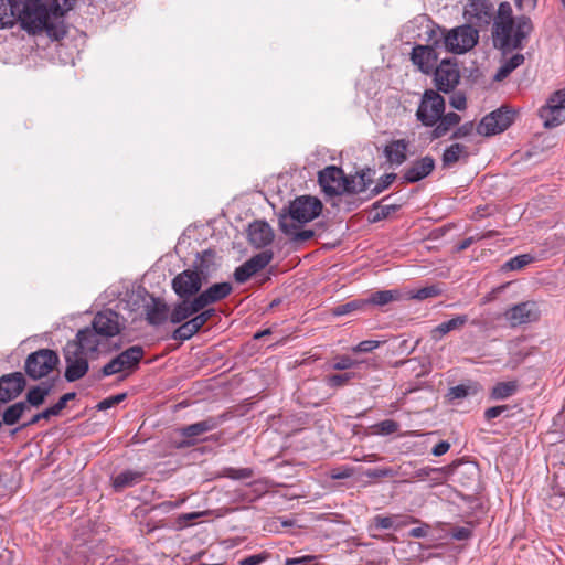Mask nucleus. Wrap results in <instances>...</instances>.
<instances>
[{"mask_svg": "<svg viewBox=\"0 0 565 565\" xmlns=\"http://www.w3.org/2000/svg\"><path fill=\"white\" fill-rule=\"evenodd\" d=\"M74 2L75 0H64L65 8H62L57 2L26 0L20 7L19 22L30 34L45 32L51 40L58 41L67 33L64 14L72 9Z\"/></svg>", "mask_w": 565, "mask_h": 565, "instance_id": "1", "label": "nucleus"}, {"mask_svg": "<svg viewBox=\"0 0 565 565\" xmlns=\"http://www.w3.org/2000/svg\"><path fill=\"white\" fill-rule=\"evenodd\" d=\"M533 31L532 20L527 15L513 17L509 2H501L492 25L494 47L503 53L521 50Z\"/></svg>", "mask_w": 565, "mask_h": 565, "instance_id": "2", "label": "nucleus"}, {"mask_svg": "<svg viewBox=\"0 0 565 565\" xmlns=\"http://www.w3.org/2000/svg\"><path fill=\"white\" fill-rule=\"evenodd\" d=\"M428 41L435 46L445 47L447 51L461 54L472 49L479 39L478 31L469 25L455 28L445 33L444 29L430 28L427 31Z\"/></svg>", "mask_w": 565, "mask_h": 565, "instance_id": "3", "label": "nucleus"}, {"mask_svg": "<svg viewBox=\"0 0 565 565\" xmlns=\"http://www.w3.org/2000/svg\"><path fill=\"white\" fill-rule=\"evenodd\" d=\"M213 257V252L204 250L199 263H195V269H186L172 279V289L181 299L199 295L203 282L206 280L204 269L207 268V265L205 263L211 262Z\"/></svg>", "mask_w": 565, "mask_h": 565, "instance_id": "4", "label": "nucleus"}, {"mask_svg": "<svg viewBox=\"0 0 565 565\" xmlns=\"http://www.w3.org/2000/svg\"><path fill=\"white\" fill-rule=\"evenodd\" d=\"M78 347L82 353L89 355V358H98L102 354L110 353L119 348L118 344L105 338L102 333L97 332L89 326L78 330L75 340L70 342Z\"/></svg>", "mask_w": 565, "mask_h": 565, "instance_id": "5", "label": "nucleus"}, {"mask_svg": "<svg viewBox=\"0 0 565 565\" xmlns=\"http://www.w3.org/2000/svg\"><path fill=\"white\" fill-rule=\"evenodd\" d=\"M57 353L51 349H40L30 353L24 361L26 375L36 381L47 376L58 364Z\"/></svg>", "mask_w": 565, "mask_h": 565, "instance_id": "6", "label": "nucleus"}, {"mask_svg": "<svg viewBox=\"0 0 565 565\" xmlns=\"http://www.w3.org/2000/svg\"><path fill=\"white\" fill-rule=\"evenodd\" d=\"M322 203L319 199L310 195L296 198L290 202L287 212L280 214L287 215L289 222L303 225L311 222L320 215Z\"/></svg>", "mask_w": 565, "mask_h": 565, "instance_id": "7", "label": "nucleus"}, {"mask_svg": "<svg viewBox=\"0 0 565 565\" xmlns=\"http://www.w3.org/2000/svg\"><path fill=\"white\" fill-rule=\"evenodd\" d=\"M445 113V99L438 92L426 89L416 110V118L425 127H434Z\"/></svg>", "mask_w": 565, "mask_h": 565, "instance_id": "8", "label": "nucleus"}, {"mask_svg": "<svg viewBox=\"0 0 565 565\" xmlns=\"http://www.w3.org/2000/svg\"><path fill=\"white\" fill-rule=\"evenodd\" d=\"M143 355L145 350L142 347H129L102 367L98 379L118 374L120 372H132L138 367Z\"/></svg>", "mask_w": 565, "mask_h": 565, "instance_id": "9", "label": "nucleus"}, {"mask_svg": "<svg viewBox=\"0 0 565 565\" xmlns=\"http://www.w3.org/2000/svg\"><path fill=\"white\" fill-rule=\"evenodd\" d=\"M539 116L547 129L565 122V87L554 92L547 98L546 104L540 108Z\"/></svg>", "mask_w": 565, "mask_h": 565, "instance_id": "10", "label": "nucleus"}, {"mask_svg": "<svg viewBox=\"0 0 565 565\" xmlns=\"http://www.w3.org/2000/svg\"><path fill=\"white\" fill-rule=\"evenodd\" d=\"M224 419V415L216 417L210 416L201 422L179 428L177 431L183 439L177 444V448L182 449L194 446L201 435L216 429L223 424Z\"/></svg>", "mask_w": 565, "mask_h": 565, "instance_id": "11", "label": "nucleus"}, {"mask_svg": "<svg viewBox=\"0 0 565 565\" xmlns=\"http://www.w3.org/2000/svg\"><path fill=\"white\" fill-rule=\"evenodd\" d=\"M497 12L490 0H468L465 6L463 17L469 26L487 28L491 22L494 23Z\"/></svg>", "mask_w": 565, "mask_h": 565, "instance_id": "12", "label": "nucleus"}, {"mask_svg": "<svg viewBox=\"0 0 565 565\" xmlns=\"http://www.w3.org/2000/svg\"><path fill=\"white\" fill-rule=\"evenodd\" d=\"M89 355L82 353L78 347L71 344L70 342L64 348V359L66 363L65 380L67 382H75L85 376L88 372Z\"/></svg>", "mask_w": 565, "mask_h": 565, "instance_id": "13", "label": "nucleus"}, {"mask_svg": "<svg viewBox=\"0 0 565 565\" xmlns=\"http://www.w3.org/2000/svg\"><path fill=\"white\" fill-rule=\"evenodd\" d=\"M514 114L505 107H501L482 118L477 127L481 136H492L508 129L513 122Z\"/></svg>", "mask_w": 565, "mask_h": 565, "instance_id": "14", "label": "nucleus"}, {"mask_svg": "<svg viewBox=\"0 0 565 565\" xmlns=\"http://www.w3.org/2000/svg\"><path fill=\"white\" fill-rule=\"evenodd\" d=\"M318 181L322 191L327 195L333 196L345 192L348 177L344 175L341 168L329 166L319 172Z\"/></svg>", "mask_w": 565, "mask_h": 565, "instance_id": "15", "label": "nucleus"}, {"mask_svg": "<svg viewBox=\"0 0 565 565\" xmlns=\"http://www.w3.org/2000/svg\"><path fill=\"white\" fill-rule=\"evenodd\" d=\"M460 81V73L456 63L443 60L435 68L434 82L438 90L449 93L456 88Z\"/></svg>", "mask_w": 565, "mask_h": 565, "instance_id": "16", "label": "nucleus"}, {"mask_svg": "<svg viewBox=\"0 0 565 565\" xmlns=\"http://www.w3.org/2000/svg\"><path fill=\"white\" fill-rule=\"evenodd\" d=\"M89 327L102 333L105 338L110 339V341L121 331L119 315L111 309L97 312Z\"/></svg>", "mask_w": 565, "mask_h": 565, "instance_id": "17", "label": "nucleus"}, {"mask_svg": "<svg viewBox=\"0 0 565 565\" xmlns=\"http://www.w3.org/2000/svg\"><path fill=\"white\" fill-rule=\"evenodd\" d=\"M511 327L536 321L540 317L537 305L534 301H524L512 306L504 312Z\"/></svg>", "mask_w": 565, "mask_h": 565, "instance_id": "18", "label": "nucleus"}, {"mask_svg": "<svg viewBox=\"0 0 565 565\" xmlns=\"http://www.w3.org/2000/svg\"><path fill=\"white\" fill-rule=\"evenodd\" d=\"M427 45H416L413 47L411 53V61L414 65H416L423 73L429 74L438 60V54L436 49L440 46H435L433 41H428Z\"/></svg>", "mask_w": 565, "mask_h": 565, "instance_id": "19", "label": "nucleus"}, {"mask_svg": "<svg viewBox=\"0 0 565 565\" xmlns=\"http://www.w3.org/2000/svg\"><path fill=\"white\" fill-rule=\"evenodd\" d=\"M26 385L24 375L14 372L0 377V402L7 403L18 397Z\"/></svg>", "mask_w": 565, "mask_h": 565, "instance_id": "20", "label": "nucleus"}, {"mask_svg": "<svg viewBox=\"0 0 565 565\" xmlns=\"http://www.w3.org/2000/svg\"><path fill=\"white\" fill-rule=\"evenodd\" d=\"M274 237V231L267 222L255 221L249 225L248 239L254 247H266L273 243Z\"/></svg>", "mask_w": 565, "mask_h": 565, "instance_id": "21", "label": "nucleus"}, {"mask_svg": "<svg viewBox=\"0 0 565 565\" xmlns=\"http://www.w3.org/2000/svg\"><path fill=\"white\" fill-rule=\"evenodd\" d=\"M233 290L230 282L214 284L204 291L196 295V305H201L203 309L207 306L221 301L226 298Z\"/></svg>", "mask_w": 565, "mask_h": 565, "instance_id": "22", "label": "nucleus"}, {"mask_svg": "<svg viewBox=\"0 0 565 565\" xmlns=\"http://www.w3.org/2000/svg\"><path fill=\"white\" fill-rule=\"evenodd\" d=\"M435 168V160L426 156L419 160L414 161L407 169H405L403 179L408 183H415L427 175H429Z\"/></svg>", "mask_w": 565, "mask_h": 565, "instance_id": "23", "label": "nucleus"}, {"mask_svg": "<svg viewBox=\"0 0 565 565\" xmlns=\"http://www.w3.org/2000/svg\"><path fill=\"white\" fill-rule=\"evenodd\" d=\"M278 224L280 231L290 237L294 243H302L311 239L315 236V232L312 230H302L299 231L298 223L289 222L288 216L284 214H279Z\"/></svg>", "mask_w": 565, "mask_h": 565, "instance_id": "24", "label": "nucleus"}, {"mask_svg": "<svg viewBox=\"0 0 565 565\" xmlns=\"http://www.w3.org/2000/svg\"><path fill=\"white\" fill-rule=\"evenodd\" d=\"M196 297L193 299L185 298L182 299L179 303H177L171 313H170V321L174 324L181 323L185 320H188L193 315L200 312L203 310L201 305H196Z\"/></svg>", "mask_w": 565, "mask_h": 565, "instance_id": "25", "label": "nucleus"}, {"mask_svg": "<svg viewBox=\"0 0 565 565\" xmlns=\"http://www.w3.org/2000/svg\"><path fill=\"white\" fill-rule=\"evenodd\" d=\"M20 7L11 0H0V29L12 28L18 21Z\"/></svg>", "mask_w": 565, "mask_h": 565, "instance_id": "26", "label": "nucleus"}, {"mask_svg": "<svg viewBox=\"0 0 565 565\" xmlns=\"http://www.w3.org/2000/svg\"><path fill=\"white\" fill-rule=\"evenodd\" d=\"M374 172L371 169L363 170L353 177L348 178V184L344 193L364 192L372 183Z\"/></svg>", "mask_w": 565, "mask_h": 565, "instance_id": "27", "label": "nucleus"}, {"mask_svg": "<svg viewBox=\"0 0 565 565\" xmlns=\"http://www.w3.org/2000/svg\"><path fill=\"white\" fill-rule=\"evenodd\" d=\"M408 149V142L404 139H398L390 142L385 149L384 153L387 160L392 164H402L406 160V152Z\"/></svg>", "mask_w": 565, "mask_h": 565, "instance_id": "28", "label": "nucleus"}, {"mask_svg": "<svg viewBox=\"0 0 565 565\" xmlns=\"http://www.w3.org/2000/svg\"><path fill=\"white\" fill-rule=\"evenodd\" d=\"M460 120L461 117L456 113L450 111L443 114L431 131L433 139H439L446 136L454 127L459 125Z\"/></svg>", "mask_w": 565, "mask_h": 565, "instance_id": "29", "label": "nucleus"}, {"mask_svg": "<svg viewBox=\"0 0 565 565\" xmlns=\"http://www.w3.org/2000/svg\"><path fill=\"white\" fill-rule=\"evenodd\" d=\"M147 321L152 326H159L167 320L168 307L160 299H152L151 303L146 306Z\"/></svg>", "mask_w": 565, "mask_h": 565, "instance_id": "30", "label": "nucleus"}, {"mask_svg": "<svg viewBox=\"0 0 565 565\" xmlns=\"http://www.w3.org/2000/svg\"><path fill=\"white\" fill-rule=\"evenodd\" d=\"M467 321L468 317L466 315H458L448 321H444L431 330V338L434 340H440L450 331L461 329Z\"/></svg>", "mask_w": 565, "mask_h": 565, "instance_id": "31", "label": "nucleus"}, {"mask_svg": "<svg viewBox=\"0 0 565 565\" xmlns=\"http://www.w3.org/2000/svg\"><path fill=\"white\" fill-rule=\"evenodd\" d=\"M143 479V473L140 471L134 470H125L118 473L113 479V487L116 491H122L126 488L134 487L135 484L141 482Z\"/></svg>", "mask_w": 565, "mask_h": 565, "instance_id": "32", "label": "nucleus"}, {"mask_svg": "<svg viewBox=\"0 0 565 565\" xmlns=\"http://www.w3.org/2000/svg\"><path fill=\"white\" fill-rule=\"evenodd\" d=\"M53 388L52 384L47 383H41L40 385L33 386L26 393V403L30 406L39 407L42 405L46 398V396L50 395L51 391Z\"/></svg>", "mask_w": 565, "mask_h": 565, "instance_id": "33", "label": "nucleus"}, {"mask_svg": "<svg viewBox=\"0 0 565 565\" xmlns=\"http://www.w3.org/2000/svg\"><path fill=\"white\" fill-rule=\"evenodd\" d=\"M524 63V55L521 53H516L510 58L505 60L501 66L498 68L497 73L493 76L495 82H501L507 78L515 68Z\"/></svg>", "mask_w": 565, "mask_h": 565, "instance_id": "34", "label": "nucleus"}, {"mask_svg": "<svg viewBox=\"0 0 565 565\" xmlns=\"http://www.w3.org/2000/svg\"><path fill=\"white\" fill-rule=\"evenodd\" d=\"M519 382L516 380L497 383L490 393V397L497 401H503L518 392Z\"/></svg>", "mask_w": 565, "mask_h": 565, "instance_id": "35", "label": "nucleus"}, {"mask_svg": "<svg viewBox=\"0 0 565 565\" xmlns=\"http://www.w3.org/2000/svg\"><path fill=\"white\" fill-rule=\"evenodd\" d=\"M462 157L467 158V147L461 143H452L448 148L444 150L443 153V166L444 167H452L457 163Z\"/></svg>", "mask_w": 565, "mask_h": 565, "instance_id": "36", "label": "nucleus"}, {"mask_svg": "<svg viewBox=\"0 0 565 565\" xmlns=\"http://www.w3.org/2000/svg\"><path fill=\"white\" fill-rule=\"evenodd\" d=\"M399 299L401 294L397 290H381L373 292L370 298L364 301H367V305L384 306Z\"/></svg>", "mask_w": 565, "mask_h": 565, "instance_id": "37", "label": "nucleus"}, {"mask_svg": "<svg viewBox=\"0 0 565 565\" xmlns=\"http://www.w3.org/2000/svg\"><path fill=\"white\" fill-rule=\"evenodd\" d=\"M29 411V405L24 402H18L9 406L2 415L6 425H14L22 417L23 413Z\"/></svg>", "mask_w": 565, "mask_h": 565, "instance_id": "38", "label": "nucleus"}, {"mask_svg": "<svg viewBox=\"0 0 565 565\" xmlns=\"http://www.w3.org/2000/svg\"><path fill=\"white\" fill-rule=\"evenodd\" d=\"M274 257V253L269 249L263 250L253 257H250L246 263L252 268V273H258L259 270L264 269Z\"/></svg>", "mask_w": 565, "mask_h": 565, "instance_id": "39", "label": "nucleus"}, {"mask_svg": "<svg viewBox=\"0 0 565 565\" xmlns=\"http://www.w3.org/2000/svg\"><path fill=\"white\" fill-rule=\"evenodd\" d=\"M365 306H367V301L364 299L352 300L343 305H339L332 309V315L335 317L349 315L356 310H362Z\"/></svg>", "mask_w": 565, "mask_h": 565, "instance_id": "40", "label": "nucleus"}, {"mask_svg": "<svg viewBox=\"0 0 565 565\" xmlns=\"http://www.w3.org/2000/svg\"><path fill=\"white\" fill-rule=\"evenodd\" d=\"M196 332L198 331L195 327L192 324V322L190 320H185L180 327H178L173 331L172 338L174 340L185 341L191 339Z\"/></svg>", "mask_w": 565, "mask_h": 565, "instance_id": "41", "label": "nucleus"}, {"mask_svg": "<svg viewBox=\"0 0 565 565\" xmlns=\"http://www.w3.org/2000/svg\"><path fill=\"white\" fill-rule=\"evenodd\" d=\"M532 256L523 254L509 259L504 265L503 269L508 270H520L532 262Z\"/></svg>", "mask_w": 565, "mask_h": 565, "instance_id": "42", "label": "nucleus"}, {"mask_svg": "<svg viewBox=\"0 0 565 565\" xmlns=\"http://www.w3.org/2000/svg\"><path fill=\"white\" fill-rule=\"evenodd\" d=\"M254 471L250 468H225L223 471V476L233 480H242L252 478Z\"/></svg>", "mask_w": 565, "mask_h": 565, "instance_id": "43", "label": "nucleus"}, {"mask_svg": "<svg viewBox=\"0 0 565 565\" xmlns=\"http://www.w3.org/2000/svg\"><path fill=\"white\" fill-rule=\"evenodd\" d=\"M440 294H441L440 288L438 286L433 285V286H427V287L416 290L411 296V298L417 299V300H425L427 298H433V297L439 296Z\"/></svg>", "mask_w": 565, "mask_h": 565, "instance_id": "44", "label": "nucleus"}, {"mask_svg": "<svg viewBox=\"0 0 565 565\" xmlns=\"http://www.w3.org/2000/svg\"><path fill=\"white\" fill-rule=\"evenodd\" d=\"M353 377L354 373L333 374L326 379V383L328 386L335 388L345 385Z\"/></svg>", "mask_w": 565, "mask_h": 565, "instance_id": "45", "label": "nucleus"}, {"mask_svg": "<svg viewBox=\"0 0 565 565\" xmlns=\"http://www.w3.org/2000/svg\"><path fill=\"white\" fill-rule=\"evenodd\" d=\"M359 365V362L348 355L337 356L332 364V369L337 371H345Z\"/></svg>", "mask_w": 565, "mask_h": 565, "instance_id": "46", "label": "nucleus"}, {"mask_svg": "<svg viewBox=\"0 0 565 565\" xmlns=\"http://www.w3.org/2000/svg\"><path fill=\"white\" fill-rule=\"evenodd\" d=\"M375 428L381 435H391L398 430L399 424L393 419H385L376 424Z\"/></svg>", "mask_w": 565, "mask_h": 565, "instance_id": "47", "label": "nucleus"}, {"mask_svg": "<svg viewBox=\"0 0 565 565\" xmlns=\"http://www.w3.org/2000/svg\"><path fill=\"white\" fill-rule=\"evenodd\" d=\"M395 179H396L395 173H387V174L383 175L382 178H380L376 185L371 190V194L373 196L380 194L381 192L386 190L393 183V181Z\"/></svg>", "mask_w": 565, "mask_h": 565, "instance_id": "48", "label": "nucleus"}, {"mask_svg": "<svg viewBox=\"0 0 565 565\" xmlns=\"http://www.w3.org/2000/svg\"><path fill=\"white\" fill-rule=\"evenodd\" d=\"M255 273H252V268L245 262L243 265L237 267L234 271V278L237 282H246Z\"/></svg>", "mask_w": 565, "mask_h": 565, "instance_id": "49", "label": "nucleus"}, {"mask_svg": "<svg viewBox=\"0 0 565 565\" xmlns=\"http://www.w3.org/2000/svg\"><path fill=\"white\" fill-rule=\"evenodd\" d=\"M443 469L433 468V467H423L413 472L411 476L412 479L424 480L426 478H431L433 475H441Z\"/></svg>", "mask_w": 565, "mask_h": 565, "instance_id": "50", "label": "nucleus"}, {"mask_svg": "<svg viewBox=\"0 0 565 565\" xmlns=\"http://www.w3.org/2000/svg\"><path fill=\"white\" fill-rule=\"evenodd\" d=\"M126 396H127L126 393H120V394L110 396L108 398H105L98 403L97 408L99 411H106V409L119 404L120 402H122L126 398Z\"/></svg>", "mask_w": 565, "mask_h": 565, "instance_id": "51", "label": "nucleus"}, {"mask_svg": "<svg viewBox=\"0 0 565 565\" xmlns=\"http://www.w3.org/2000/svg\"><path fill=\"white\" fill-rule=\"evenodd\" d=\"M380 341L376 340H364L361 341L359 344L352 348V351L355 353H366L372 352L376 348L380 347Z\"/></svg>", "mask_w": 565, "mask_h": 565, "instance_id": "52", "label": "nucleus"}, {"mask_svg": "<svg viewBox=\"0 0 565 565\" xmlns=\"http://www.w3.org/2000/svg\"><path fill=\"white\" fill-rule=\"evenodd\" d=\"M449 104L452 108L457 109V110H465L466 107H467V98H466V95L461 92H457L455 93L450 98H449Z\"/></svg>", "mask_w": 565, "mask_h": 565, "instance_id": "53", "label": "nucleus"}, {"mask_svg": "<svg viewBox=\"0 0 565 565\" xmlns=\"http://www.w3.org/2000/svg\"><path fill=\"white\" fill-rule=\"evenodd\" d=\"M473 122L472 121H468V122H465L463 125L459 126L451 135V139H460V138H465L469 135H471L472 130H473Z\"/></svg>", "mask_w": 565, "mask_h": 565, "instance_id": "54", "label": "nucleus"}, {"mask_svg": "<svg viewBox=\"0 0 565 565\" xmlns=\"http://www.w3.org/2000/svg\"><path fill=\"white\" fill-rule=\"evenodd\" d=\"M267 558H268V555L266 553L255 554V555L245 557L244 559H241L238 562V565H259L263 562H265Z\"/></svg>", "mask_w": 565, "mask_h": 565, "instance_id": "55", "label": "nucleus"}, {"mask_svg": "<svg viewBox=\"0 0 565 565\" xmlns=\"http://www.w3.org/2000/svg\"><path fill=\"white\" fill-rule=\"evenodd\" d=\"M316 556L306 555L301 557L287 558L285 565H313Z\"/></svg>", "mask_w": 565, "mask_h": 565, "instance_id": "56", "label": "nucleus"}, {"mask_svg": "<svg viewBox=\"0 0 565 565\" xmlns=\"http://www.w3.org/2000/svg\"><path fill=\"white\" fill-rule=\"evenodd\" d=\"M366 475H367V477H371V478H387V477H394L395 472L392 468H376V469L370 470Z\"/></svg>", "mask_w": 565, "mask_h": 565, "instance_id": "57", "label": "nucleus"}, {"mask_svg": "<svg viewBox=\"0 0 565 565\" xmlns=\"http://www.w3.org/2000/svg\"><path fill=\"white\" fill-rule=\"evenodd\" d=\"M49 418H50L49 413H47L46 409H44L43 412L35 414L28 423H25V424L21 425L20 427L13 429L12 434H15L17 431H19V430H21V429H23V428H25L28 426L34 425V424H36L41 419H49Z\"/></svg>", "mask_w": 565, "mask_h": 565, "instance_id": "58", "label": "nucleus"}, {"mask_svg": "<svg viewBox=\"0 0 565 565\" xmlns=\"http://www.w3.org/2000/svg\"><path fill=\"white\" fill-rule=\"evenodd\" d=\"M505 411H508V406L507 405L493 406V407L488 408L484 412V417H486L487 420H491L493 418L499 417Z\"/></svg>", "mask_w": 565, "mask_h": 565, "instance_id": "59", "label": "nucleus"}, {"mask_svg": "<svg viewBox=\"0 0 565 565\" xmlns=\"http://www.w3.org/2000/svg\"><path fill=\"white\" fill-rule=\"evenodd\" d=\"M374 525L377 529H391L393 527V519L391 516L376 515L373 519Z\"/></svg>", "mask_w": 565, "mask_h": 565, "instance_id": "60", "label": "nucleus"}, {"mask_svg": "<svg viewBox=\"0 0 565 565\" xmlns=\"http://www.w3.org/2000/svg\"><path fill=\"white\" fill-rule=\"evenodd\" d=\"M471 536V530L469 527H456L451 532V537L458 541L467 540Z\"/></svg>", "mask_w": 565, "mask_h": 565, "instance_id": "61", "label": "nucleus"}, {"mask_svg": "<svg viewBox=\"0 0 565 565\" xmlns=\"http://www.w3.org/2000/svg\"><path fill=\"white\" fill-rule=\"evenodd\" d=\"M539 0H514V3L519 10L533 11L537 6Z\"/></svg>", "mask_w": 565, "mask_h": 565, "instance_id": "62", "label": "nucleus"}, {"mask_svg": "<svg viewBox=\"0 0 565 565\" xmlns=\"http://www.w3.org/2000/svg\"><path fill=\"white\" fill-rule=\"evenodd\" d=\"M185 500L181 499L179 501H164L157 505V509H159L162 512H169L173 509L179 508Z\"/></svg>", "mask_w": 565, "mask_h": 565, "instance_id": "63", "label": "nucleus"}, {"mask_svg": "<svg viewBox=\"0 0 565 565\" xmlns=\"http://www.w3.org/2000/svg\"><path fill=\"white\" fill-rule=\"evenodd\" d=\"M450 448V444L446 440H441L438 444H436L433 449L431 454L436 457L445 455Z\"/></svg>", "mask_w": 565, "mask_h": 565, "instance_id": "64", "label": "nucleus"}]
</instances>
